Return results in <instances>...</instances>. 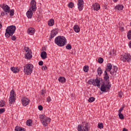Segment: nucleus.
<instances>
[{
	"label": "nucleus",
	"instance_id": "obj_9",
	"mask_svg": "<svg viewBox=\"0 0 131 131\" xmlns=\"http://www.w3.org/2000/svg\"><path fill=\"white\" fill-rule=\"evenodd\" d=\"M24 50L26 52V53H27L25 54V58L28 60H30V59L32 58V53L31 52V50H30L29 48L26 47L24 48Z\"/></svg>",
	"mask_w": 131,
	"mask_h": 131
},
{
	"label": "nucleus",
	"instance_id": "obj_32",
	"mask_svg": "<svg viewBox=\"0 0 131 131\" xmlns=\"http://www.w3.org/2000/svg\"><path fill=\"white\" fill-rule=\"evenodd\" d=\"M83 71L84 72H88L89 71V66H85L83 67Z\"/></svg>",
	"mask_w": 131,
	"mask_h": 131
},
{
	"label": "nucleus",
	"instance_id": "obj_24",
	"mask_svg": "<svg viewBox=\"0 0 131 131\" xmlns=\"http://www.w3.org/2000/svg\"><path fill=\"white\" fill-rule=\"evenodd\" d=\"M15 131H26L25 128L22 127L16 126L15 128Z\"/></svg>",
	"mask_w": 131,
	"mask_h": 131
},
{
	"label": "nucleus",
	"instance_id": "obj_12",
	"mask_svg": "<svg viewBox=\"0 0 131 131\" xmlns=\"http://www.w3.org/2000/svg\"><path fill=\"white\" fill-rule=\"evenodd\" d=\"M103 78L104 80V82H106L107 83H110V77H109V75H108V73H107V70H105L104 74L103 75Z\"/></svg>",
	"mask_w": 131,
	"mask_h": 131
},
{
	"label": "nucleus",
	"instance_id": "obj_8",
	"mask_svg": "<svg viewBox=\"0 0 131 131\" xmlns=\"http://www.w3.org/2000/svg\"><path fill=\"white\" fill-rule=\"evenodd\" d=\"M110 88H111V84L110 83H108L106 82H103L101 84L100 91L101 92H107V91L110 90Z\"/></svg>",
	"mask_w": 131,
	"mask_h": 131
},
{
	"label": "nucleus",
	"instance_id": "obj_10",
	"mask_svg": "<svg viewBox=\"0 0 131 131\" xmlns=\"http://www.w3.org/2000/svg\"><path fill=\"white\" fill-rule=\"evenodd\" d=\"M121 60L123 61V62H130L131 60V56L128 53H125L123 56L121 57Z\"/></svg>",
	"mask_w": 131,
	"mask_h": 131
},
{
	"label": "nucleus",
	"instance_id": "obj_20",
	"mask_svg": "<svg viewBox=\"0 0 131 131\" xmlns=\"http://www.w3.org/2000/svg\"><path fill=\"white\" fill-rule=\"evenodd\" d=\"M47 55L48 54L46 51H43L41 53V58H42L43 60H45V59H47Z\"/></svg>",
	"mask_w": 131,
	"mask_h": 131
},
{
	"label": "nucleus",
	"instance_id": "obj_51",
	"mask_svg": "<svg viewBox=\"0 0 131 131\" xmlns=\"http://www.w3.org/2000/svg\"><path fill=\"white\" fill-rule=\"evenodd\" d=\"M129 47L131 49V41L129 42Z\"/></svg>",
	"mask_w": 131,
	"mask_h": 131
},
{
	"label": "nucleus",
	"instance_id": "obj_7",
	"mask_svg": "<svg viewBox=\"0 0 131 131\" xmlns=\"http://www.w3.org/2000/svg\"><path fill=\"white\" fill-rule=\"evenodd\" d=\"M101 80H102V78L100 77H97L95 80L90 79V80H89L88 83L89 84H92L95 86H98V88H100V83L101 82Z\"/></svg>",
	"mask_w": 131,
	"mask_h": 131
},
{
	"label": "nucleus",
	"instance_id": "obj_37",
	"mask_svg": "<svg viewBox=\"0 0 131 131\" xmlns=\"http://www.w3.org/2000/svg\"><path fill=\"white\" fill-rule=\"evenodd\" d=\"M74 6V4H73V3L71 2L68 4V7L69 8H72V7Z\"/></svg>",
	"mask_w": 131,
	"mask_h": 131
},
{
	"label": "nucleus",
	"instance_id": "obj_38",
	"mask_svg": "<svg viewBox=\"0 0 131 131\" xmlns=\"http://www.w3.org/2000/svg\"><path fill=\"white\" fill-rule=\"evenodd\" d=\"M0 107H5V102L4 101L0 102Z\"/></svg>",
	"mask_w": 131,
	"mask_h": 131
},
{
	"label": "nucleus",
	"instance_id": "obj_31",
	"mask_svg": "<svg viewBox=\"0 0 131 131\" xmlns=\"http://www.w3.org/2000/svg\"><path fill=\"white\" fill-rule=\"evenodd\" d=\"M119 117L120 119H124V116L121 113H119L118 114Z\"/></svg>",
	"mask_w": 131,
	"mask_h": 131
},
{
	"label": "nucleus",
	"instance_id": "obj_30",
	"mask_svg": "<svg viewBox=\"0 0 131 131\" xmlns=\"http://www.w3.org/2000/svg\"><path fill=\"white\" fill-rule=\"evenodd\" d=\"M127 37L128 39H131V30L127 32Z\"/></svg>",
	"mask_w": 131,
	"mask_h": 131
},
{
	"label": "nucleus",
	"instance_id": "obj_19",
	"mask_svg": "<svg viewBox=\"0 0 131 131\" xmlns=\"http://www.w3.org/2000/svg\"><path fill=\"white\" fill-rule=\"evenodd\" d=\"M73 29L76 33H78L79 31H80V28H79V26L78 25H75L73 27Z\"/></svg>",
	"mask_w": 131,
	"mask_h": 131
},
{
	"label": "nucleus",
	"instance_id": "obj_54",
	"mask_svg": "<svg viewBox=\"0 0 131 131\" xmlns=\"http://www.w3.org/2000/svg\"><path fill=\"white\" fill-rule=\"evenodd\" d=\"M3 27V25H2V23L0 22V29Z\"/></svg>",
	"mask_w": 131,
	"mask_h": 131
},
{
	"label": "nucleus",
	"instance_id": "obj_27",
	"mask_svg": "<svg viewBox=\"0 0 131 131\" xmlns=\"http://www.w3.org/2000/svg\"><path fill=\"white\" fill-rule=\"evenodd\" d=\"M97 73H98V75H99V76H101V75H102V73H103V71H102V69H101V68H98Z\"/></svg>",
	"mask_w": 131,
	"mask_h": 131
},
{
	"label": "nucleus",
	"instance_id": "obj_29",
	"mask_svg": "<svg viewBox=\"0 0 131 131\" xmlns=\"http://www.w3.org/2000/svg\"><path fill=\"white\" fill-rule=\"evenodd\" d=\"M98 128L102 129V128H103V127H104V124H103L102 123H98Z\"/></svg>",
	"mask_w": 131,
	"mask_h": 131
},
{
	"label": "nucleus",
	"instance_id": "obj_2",
	"mask_svg": "<svg viewBox=\"0 0 131 131\" xmlns=\"http://www.w3.org/2000/svg\"><path fill=\"white\" fill-rule=\"evenodd\" d=\"M54 42L58 47H64L67 43V40L64 36H58L55 38Z\"/></svg>",
	"mask_w": 131,
	"mask_h": 131
},
{
	"label": "nucleus",
	"instance_id": "obj_49",
	"mask_svg": "<svg viewBox=\"0 0 131 131\" xmlns=\"http://www.w3.org/2000/svg\"><path fill=\"white\" fill-rule=\"evenodd\" d=\"M122 95H123V94L121 92L119 93V96L120 98H122Z\"/></svg>",
	"mask_w": 131,
	"mask_h": 131
},
{
	"label": "nucleus",
	"instance_id": "obj_16",
	"mask_svg": "<svg viewBox=\"0 0 131 131\" xmlns=\"http://www.w3.org/2000/svg\"><path fill=\"white\" fill-rule=\"evenodd\" d=\"M83 129L82 131H90V125H89V123H84L82 125Z\"/></svg>",
	"mask_w": 131,
	"mask_h": 131
},
{
	"label": "nucleus",
	"instance_id": "obj_47",
	"mask_svg": "<svg viewBox=\"0 0 131 131\" xmlns=\"http://www.w3.org/2000/svg\"><path fill=\"white\" fill-rule=\"evenodd\" d=\"M47 66H43L42 67V70H47Z\"/></svg>",
	"mask_w": 131,
	"mask_h": 131
},
{
	"label": "nucleus",
	"instance_id": "obj_50",
	"mask_svg": "<svg viewBox=\"0 0 131 131\" xmlns=\"http://www.w3.org/2000/svg\"><path fill=\"white\" fill-rule=\"evenodd\" d=\"M122 131H128V130L125 128H123Z\"/></svg>",
	"mask_w": 131,
	"mask_h": 131
},
{
	"label": "nucleus",
	"instance_id": "obj_39",
	"mask_svg": "<svg viewBox=\"0 0 131 131\" xmlns=\"http://www.w3.org/2000/svg\"><path fill=\"white\" fill-rule=\"evenodd\" d=\"M82 126L81 125H79L78 126V131H81L82 130Z\"/></svg>",
	"mask_w": 131,
	"mask_h": 131
},
{
	"label": "nucleus",
	"instance_id": "obj_52",
	"mask_svg": "<svg viewBox=\"0 0 131 131\" xmlns=\"http://www.w3.org/2000/svg\"><path fill=\"white\" fill-rule=\"evenodd\" d=\"M1 15L2 16H5V12L1 13Z\"/></svg>",
	"mask_w": 131,
	"mask_h": 131
},
{
	"label": "nucleus",
	"instance_id": "obj_43",
	"mask_svg": "<svg viewBox=\"0 0 131 131\" xmlns=\"http://www.w3.org/2000/svg\"><path fill=\"white\" fill-rule=\"evenodd\" d=\"M16 38H17L16 37V36L15 35L12 36V37H11L12 40H16Z\"/></svg>",
	"mask_w": 131,
	"mask_h": 131
},
{
	"label": "nucleus",
	"instance_id": "obj_40",
	"mask_svg": "<svg viewBox=\"0 0 131 131\" xmlns=\"http://www.w3.org/2000/svg\"><path fill=\"white\" fill-rule=\"evenodd\" d=\"M38 110H40V111H42V110L43 109V107H42V105H39L38 106Z\"/></svg>",
	"mask_w": 131,
	"mask_h": 131
},
{
	"label": "nucleus",
	"instance_id": "obj_44",
	"mask_svg": "<svg viewBox=\"0 0 131 131\" xmlns=\"http://www.w3.org/2000/svg\"><path fill=\"white\" fill-rule=\"evenodd\" d=\"M38 64L39 66H42V65H43V62L42 61H40L38 62Z\"/></svg>",
	"mask_w": 131,
	"mask_h": 131
},
{
	"label": "nucleus",
	"instance_id": "obj_55",
	"mask_svg": "<svg viewBox=\"0 0 131 131\" xmlns=\"http://www.w3.org/2000/svg\"><path fill=\"white\" fill-rule=\"evenodd\" d=\"M113 2H114L115 3H117V2H118V0H113Z\"/></svg>",
	"mask_w": 131,
	"mask_h": 131
},
{
	"label": "nucleus",
	"instance_id": "obj_17",
	"mask_svg": "<svg viewBox=\"0 0 131 131\" xmlns=\"http://www.w3.org/2000/svg\"><path fill=\"white\" fill-rule=\"evenodd\" d=\"M21 102L23 106H27L28 104H29V102H30V101H29V99H28V98H24L21 100Z\"/></svg>",
	"mask_w": 131,
	"mask_h": 131
},
{
	"label": "nucleus",
	"instance_id": "obj_23",
	"mask_svg": "<svg viewBox=\"0 0 131 131\" xmlns=\"http://www.w3.org/2000/svg\"><path fill=\"white\" fill-rule=\"evenodd\" d=\"M28 33L30 35H32L34 34V29L31 28L28 29Z\"/></svg>",
	"mask_w": 131,
	"mask_h": 131
},
{
	"label": "nucleus",
	"instance_id": "obj_46",
	"mask_svg": "<svg viewBox=\"0 0 131 131\" xmlns=\"http://www.w3.org/2000/svg\"><path fill=\"white\" fill-rule=\"evenodd\" d=\"M123 107H121L119 110V113H121L122 112V110H123Z\"/></svg>",
	"mask_w": 131,
	"mask_h": 131
},
{
	"label": "nucleus",
	"instance_id": "obj_42",
	"mask_svg": "<svg viewBox=\"0 0 131 131\" xmlns=\"http://www.w3.org/2000/svg\"><path fill=\"white\" fill-rule=\"evenodd\" d=\"M5 108H1L0 109V114H3L4 112H5Z\"/></svg>",
	"mask_w": 131,
	"mask_h": 131
},
{
	"label": "nucleus",
	"instance_id": "obj_28",
	"mask_svg": "<svg viewBox=\"0 0 131 131\" xmlns=\"http://www.w3.org/2000/svg\"><path fill=\"white\" fill-rule=\"evenodd\" d=\"M32 124V120H28L27 121V125L28 126H31V125Z\"/></svg>",
	"mask_w": 131,
	"mask_h": 131
},
{
	"label": "nucleus",
	"instance_id": "obj_36",
	"mask_svg": "<svg viewBox=\"0 0 131 131\" xmlns=\"http://www.w3.org/2000/svg\"><path fill=\"white\" fill-rule=\"evenodd\" d=\"M103 61H104V59H103V58L100 57L98 58V63H100V64H102V63H103Z\"/></svg>",
	"mask_w": 131,
	"mask_h": 131
},
{
	"label": "nucleus",
	"instance_id": "obj_22",
	"mask_svg": "<svg viewBox=\"0 0 131 131\" xmlns=\"http://www.w3.org/2000/svg\"><path fill=\"white\" fill-rule=\"evenodd\" d=\"M58 81L61 83H64V82H66V78L64 77H60L58 78Z\"/></svg>",
	"mask_w": 131,
	"mask_h": 131
},
{
	"label": "nucleus",
	"instance_id": "obj_48",
	"mask_svg": "<svg viewBox=\"0 0 131 131\" xmlns=\"http://www.w3.org/2000/svg\"><path fill=\"white\" fill-rule=\"evenodd\" d=\"M119 30H120L121 31H123L124 30V28L120 27L119 28Z\"/></svg>",
	"mask_w": 131,
	"mask_h": 131
},
{
	"label": "nucleus",
	"instance_id": "obj_13",
	"mask_svg": "<svg viewBox=\"0 0 131 131\" xmlns=\"http://www.w3.org/2000/svg\"><path fill=\"white\" fill-rule=\"evenodd\" d=\"M78 9L81 11L83 9V0H78Z\"/></svg>",
	"mask_w": 131,
	"mask_h": 131
},
{
	"label": "nucleus",
	"instance_id": "obj_33",
	"mask_svg": "<svg viewBox=\"0 0 131 131\" xmlns=\"http://www.w3.org/2000/svg\"><path fill=\"white\" fill-rule=\"evenodd\" d=\"M95 100V98L94 97H90L89 98L88 101L89 103H93Z\"/></svg>",
	"mask_w": 131,
	"mask_h": 131
},
{
	"label": "nucleus",
	"instance_id": "obj_18",
	"mask_svg": "<svg viewBox=\"0 0 131 131\" xmlns=\"http://www.w3.org/2000/svg\"><path fill=\"white\" fill-rule=\"evenodd\" d=\"M58 34V31L56 30H53L51 31V34H50V39H52V38H54L56 35Z\"/></svg>",
	"mask_w": 131,
	"mask_h": 131
},
{
	"label": "nucleus",
	"instance_id": "obj_34",
	"mask_svg": "<svg viewBox=\"0 0 131 131\" xmlns=\"http://www.w3.org/2000/svg\"><path fill=\"white\" fill-rule=\"evenodd\" d=\"M9 13L10 16H14V13H15V11L14 9H11L10 11H9Z\"/></svg>",
	"mask_w": 131,
	"mask_h": 131
},
{
	"label": "nucleus",
	"instance_id": "obj_1",
	"mask_svg": "<svg viewBox=\"0 0 131 131\" xmlns=\"http://www.w3.org/2000/svg\"><path fill=\"white\" fill-rule=\"evenodd\" d=\"M37 9V8L36 7V2L35 0H31L30 8L26 13V15L28 19H31V18H32V15H33V12H35Z\"/></svg>",
	"mask_w": 131,
	"mask_h": 131
},
{
	"label": "nucleus",
	"instance_id": "obj_11",
	"mask_svg": "<svg viewBox=\"0 0 131 131\" xmlns=\"http://www.w3.org/2000/svg\"><path fill=\"white\" fill-rule=\"evenodd\" d=\"M15 96H16V94H15V92L14 91V90H11V91L10 92V98L9 99V103L13 104V103L15 102Z\"/></svg>",
	"mask_w": 131,
	"mask_h": 131
},
{
	"label": "nucleus",
	"instance_id": "obj_45",
	"mask_svg": "<svg viewBox=\"0 0 131 131\" xmlns=\"http://www.w3.org/2000/svg\"><path fill=\"white\" fill-rule=\"evenodd\" d=\"M46 94V90L45 89H42L41 92V95H45Z\"/></svg>",
	"mask_w": 131,
	"mask_h": 131
},
{
	"label": "nucleus",
	"instance_id": "obj_3",
	"mask_svg": "<svg viewBox=\"0 0 131 131\" xmlns=\"http://www.w3.org/2000/svg\"><path fill=\"white\" fill-rule=\"evenodd\" d=\"M16 31V26L11 25L7 28L6 29L5 36L9 38L10 36H13Z\"/></svg>",
	"mask_w": 131,
	"mask_h": 131
},
{
	"label": "nucleus",
	"instance_id": "obj_26",
	"mask_svg": "<svg viewBox=\"0 0 131 131\" xmlns=\"http://www.w3.org/2000/svg\"><path fill=\"white\" fill-rule=\"evenodd\" d=\"M11 71H13V73H18L19 72V69L15 67H11L10 68Z\"/></svg>",
	"mask_w": 131,
	"mask_h": 131
},
{
	"label": "nucleus",
	"instance_id": "obj_15",
	"mask_svg": "<svg viewBox=\"0 0 131 131\" xmlns=\"http://www.w3.org/2000/svg\"><path fill=\"white\" fill-rule=\"evenodd\" d=\"M100 4L98 3H95L93 5L92 7V9H93L94 11H99V10H100Z\"/></svg>",
	"mask_w": 131,
	"mask_h": 131
},
{
	"label": "nucleus",
	"instance_id": "obj_4",
	"mask_svg": "<svg viewBox=\"0 0 131 131\" xmlns=\"http://www.w3.org/2000/svg\"><path fill=\"white\" fill-rule=\"evenodd\" d=\"M113 69L112 70V64L110 63H107L106 70V72L108 71L110 72V74L113 76H115L116 75V73L117 72V70H118V68L116 66H113ZM112 70V71H111Z\"/></svg>",
	"mask_w": 131,
	"mask_h": 131
},
{
	"label": "nucleus",
	"instance_id": "obj_41",
	"mask_svg": "<svg viewBox=\"0 0 131 131\" xmlns=\"http://www.w3.org/2000/svg\"><path fill=\"white\" fill-rule=\"evenodd\" d=\"M47 101L48 103H50V102L52 101V99H51V97L50 96L47 98Z\"/></svg>",
	"mask_w": 131,
	"mask_h": 131
},
{
	"label": "nucleus",
	"instance_id": "obj_14",
	"mask_svg": "<svg viewBox=\"0 0 131 131\" xmlns=\"http://www.w3.org/2000/svg\"><path fill=\"white\" fill-rule=\"evenodd\" d=\"M2 8L3 9L4 12L6 13H10V7L6 4H3L2 6Z\"/></svg>",
	"mask_w": 131,
	"mask_h": 131
},
{
	"label": "nucleus",
	"instance_id": "obj_35",
	"mask_svg": "<svg viewBox=\"0 0 131 131\" xmlns=\"http://www.w3.org/2000/svg\"><path fill=\"white\" fill-rule=\"evenodd\" d=\"M66 48L67 49V50H71L72 49V46H71L70 44H68L66 46Z\"/></svg>",
	"mask_w": 131,
	"mask_h": 131
},
{
	"label": "nucleus",
	"instance_id": "obj_25",
	"mask_svg": "<svg viewBox=\"0 0 131 131\" xmlns=\"http://www.w3.org/2000/svg\"><path fill=\"white\" fill-rule=\"evenodd\" d=\"M54 24H55V21L54 20V19H50L48 21V25L49 26H53Z\"/></svg>",
	"mask_w": 131,
	"mask_h": 131
},
{
	"label": "nucleus",
	"instance_id": "obj_21",
	"mask_svg": "<svg viewBox=\"0 0 131 131\" xmlns=\"http://www.w3.org/2000/svg\"><path fill=\"white\" fill-rule=\"evenodd\" d=\"M115 9L118 10V11H122L123 10V6L120 5H117L115 6Z\"/></svg>",
	"mask_w": 131,
	"mask_h": 131
},
{
	"label": "nucleus",
	"instance_id": "obj_5",
	"mask_svg": "<svg viewBox=\"0 0 131 131\" xmlns=\"http://www.w3.org/2000/svg\"><path fill=\"white\" fill-rule=\"evenodd\" d=\"M39 118L43 126H48L49 123L51 122V118L47 117L45 115H40Z\"/></svg>",
	"mask_w": 131,
	"mask_h": 131
},
{
	"label": "nucleus",
	"instance_id": "obj_53",
	"mask_svg": "<svg viewBox=\"0 0 131 131\" xmlns=\"http://www.w3.org/2000/svg\"><path fill=\"white\" fill-rule=\"evenodd\" d=\"M4 15H6V16H8V12H4Z\"/></svg>",
	"mask_w": 131,
	"mask_h": 131
},
{
	"label": "nucleus",
	"instance_id": "obj_6",
	"mask_svg": "<svg viewBox=\"0 0 131 131\" xmlns=\"http://www.w3.org/2000/svg\"><path fill=\"white\" fill-rule=\"evenodd\" d=\"M33 70V65L28 63L26 64L24 68V71L25 73L27 74V75H29V74H31L32 73V71Z\"/></svg>",
	"mask_w": 131,
	"mask_h": 131
}]
</instances>
